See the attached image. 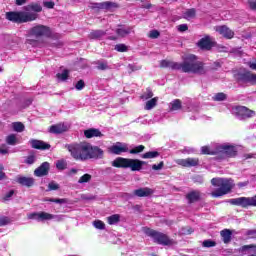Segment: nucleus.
<instances>
[{
  "instance_id": "obj_1",
  "label": "nucleus",
  "mask_w": 256,
  "mask_h": 256,
  "mask_svg": "<svg viewBox=\"0 0 256 256\" xmlns=\"http://www.w3.org/2000/svg\"><path fill=\"white\" fill-rule=\"evenodd\" d=\"M160 67L173 69L175 71H182L183 73H194V75H205L207 68L202 61L197 59L193 54L183 57V62H173L169 60H162Z\"/></svg>"
},
{
  "instance_id": "obj_2",
  "label": "nucleus",
  "mask_w": 256,
  "mask_h": 256,
  "mask_svg": "<svg viewBox=\"0 0 256 256\" xmlns=\"http://www.w3.org/2000/svg\"><path fill=\"white\" fill-rule=\"evenodd\" d=\"M43 7L39 3H31L23 7V11H11L6 13V19L12 23H31L37 21Z\"/></svg>"
},
{
  "instance_id": "obj_3",
  "label": "nucleus",
  "mask_w": 256,
  "mask_h": 256,
  "mask_svg": "<svg viewBox=\"0 0 256 256\" xmlns=\"http://www.w3.org/2000/svg\"><path fill=\"white\" fill-rule=\"evenodd\" d=\"M67 149L73 159L76 161H87L89 159V151H91V144L88 142L66 144Z\"/></svg>"
},
{
  "instance_id": "obj_4",
  "label": "nucleus",
  "mask_w": 256,
  "mask_h": 256,
  "mask_svg": "<svg viewBox=\"0 0 256 256\" xmlns=\"http://www.w3.org/2000/svg\"><path fill=\"white\" fill-rule=\"evenodd\" d=\"M49 35H51L49 27L41 24L33 26L27 31L26 45L37 47L39 45L37 39H40V37H49Z\"/></svg>"
},
{
  "instance_id": "obj_5",
  "label": "nucleus",
  "mask_w": 256,
  "mask_h": 256,
  "mask_svg": "<svg viewBox=\"0 0 256 256\" xmlns=\"http://www.w3.org/2000/svg\"><path fill=\"white\" fill-rule=\"evenodd\" d=\"M211 183L213 187H217L216 190L210 193L212 197H223V195H227L235 185L233 180L227 178H213Z\"/></svg>"
},
{
  "instance_id": "obj_6",
  "label": "nucleus",
  "mask_w": 256,
  "mask_h": 256,
  "mask_svg": "<svg viewBox=\"0 0 256 256\" xmlns=\"http://www.w3.org/2000/svg\"><path fill=\"white\" fill-rule=\"evenodd\" d=\"M143 165H146V162L139 159L118 157L112 161V167H117L118 169H131V171H141Z\"/></svg>"
},
{
  "instance_id": "obj_7",
  "label": "nucleus",
  "mask_w": 256,
  "mask_h": 256,
  "mask_svg": "<svg viewBox=\"0 0 256 256\" xmlns=\"http://www.w3.org/2000/svg\"><path fill=\"white\" fill-rule=\"evenodd\" d=\"M217 151H218V156H217L218 161H223L224 159H231L233 157H237V148L235 145H231L228 143L218 144Z\"/></svg>"
},
{
  "instance_id": "obj_8",
  "label": "nucleus",
  "mask_w": 256,
  "mask_h": 256,
  "mask_svg": "<svg viewBox=\"0 0 256 256\" xmlns=\"http://www.w3.org/2000/svg\"><path fill=\"white\" fill-rule=\"evenodd\" d=\"M143 232L148 237L153 239L154 243H158V245H173V240L169 239V236L163 234L161 232H157L151 228L144 227Z\"/></svg>"
},
{
  "instance_id": "obj_9",
  "label": "nucleus",
  "mask_w": 256,
  "mask_h": 256,
  "mask_svg": "<svg viewBox=\"0 0 256 256\" xmlns=\"http://www.w3.org/2000/svg\"><path fill=\"white\" fill-rule=\"evenodd\" d=\"M229 110L232 115H235L236 119H239V121H244V119H249L255 116V111L250 110L245 106L233 105L229 107Z\"/></svg>"
},
{
  "instance_id": "obj_10",
  "label": "nucleus",
  "mask_w": 256,
  "mask_h": 256,
  "mask_svg": "<svg viewBox=\"0 0 256 256\" xmlns=\"http://www.w3.org/2000/svg\"><path fill=\"white\" fill-rule=\"evenodd\" d=\"M228 203H230V205L242 207L243 209H247V207H256V195L253 197L232 198L228 200Z\"/></svg>"
},
{
  "instance_id": "obj_11",
  "label": "nucleus",
  "mask_w": 256,
  "mask_h": 256,
  "mask_svg": "<svg viewBox=\"0 0 256 256\" xmlns=\"http://www.w3.org/2000/svg\"><path fill=\"white\" fill-rule=\"evenodd\" d=\"M169 109L170 111H179V109H182L183 111H194L197 112L199 111V108L197 106L193 105L191 101H188L187 103H184L183 105L181 104V100L175 99L169 104Z\"/></svg>"
},
{
  "instance_id": "obj_12",
  "label": "nucleus",
  "mask_w": 256,
  "mask_h": 256,
  "mask_svg": "<svg viewBox=\"0 0 256 256\" xmlns=\"http://www.w3.org/2000/svg\"><path fill=\"white\" fill-rule=\"evenodd\" d=\"M28 219H35L36 221H51V219H54V221H63V216L53 215L47 212H34L28 214Z\"/></svg>"
},
{
  "instance_id": "obj_13",
  "label": "nucleus",
  "mask_w": 256,
  "mask_h": 256,
  "mask_svg": "<svg viewBox=\"0 0 256 256\" xmlns=\"http://www.w3.org/2000/svg\"><path fill=\"white\" fill-rule=\"evenodd\" d=\"M109 153L112 155H121L122 153H129V144L123 142H116L108 148Z\"/></svg>"
},
{
  "instance_id": "obj_14",
  "label": "nucleus",
  "mask_w": 256,
  "mask_h": 256,
  "mask_svg": "<svg viewBox=\"0 0 256 256\" xmlns=\"http://www.w3.org/2000/svg\"><path fill=\"white\" fill-rule=\"evenodd\" d=\"M235 79H237L240 83H251L252 85H255L256 74H253L251 72H238L235 74Z\"/></svg>"
},
{
  "instance_id": "obj_15",
  "label": "nucleus",
  "mask_w": 256,
  "mask_h": 256,
  "mask_svg": "<svg viewBox=\"0 0 256 256\" xmlns=\"http://www.w3.org/2000/svg\"><path fill=\"white\" fill-rule=\"evenodd\" d=\"M215 31L219 33V35H222L225 39H233L235 37V32L233 30H230L229 27L222 25V26H216Z\"/></svg>"
},
{
  "instance_id": "obj_16",
  "label": "nucleus",
  "mask_w": 256,
  "mask_h": 256,
  "mask_svg": "<svg viewBox=\"0 0 256 256\" xmlns=\"http://www.w3.org/2000/svg\"><path fill=\"white\" fill-rule=\"evenodd\" d=\"M176 164L181 167H197L199 165V158L177 159Z\"/></svg>"
},
{
  "instance_id": "obj_17",
  "label": "nucleus",
  "mask_w": 256,
  "mask_h": 256,
  "mask_svg": "<svg viewBox=\"0 0 256 256\" xmlns=\"http://www.w3.org/2000/svg\"><path fill=\"white\" fill-rule=\"evenodd\" d=\"M91 9H97V10H104V11H109V9H113L115 7V3L113 2H100V3H91L90 5Z\"/></svg>"
},
{
  "instance_id": "obj_18",
  "label": "nucleus",
  "mask_w": 256,
  "mask_h": 256,
  "mask_svg": "<svg viewBox=\"0 0 256 256\" xmlns=\"http://www.w3.org/2000/svg\"><path fill=\"white\" fill-rule=\"evenodd\" d=\"M65 131H69V124L59 123V124L52 125L50 127V133H54L56 135L65 133Z\"/></svg>"
},
{
  "instance_id": "obj_19",
  "label": "nucleus",
  "mask_w": 256,
  "mask_h": 256,
  "mask_svg": "<svg viewBox=\"0 0 256 256\" xmlns=\"http://www.w3.org/2000/svg\"><path fill=\"white\" fill-rule=\"evenodd\" d=\"M29 143L33 149H40L42 151L51 149V145H49L48 143H45L44 141H41V140L31 139L29 141Z\"/></svg>"
},
{
  "instance_id": "obj_20",
  "label": "nucleus",
  "mask_w": 256,
  "mask_h": 256,
  "mask_svg": "<svg viewBox=\"0 0 256 256\" xmlns=\"http://www.w3.org/2000/svg\"><path fill=\"white\" fill-rule=\"evenodd\" d=\"M218 144H212L210 146H202L201 147V155H216V159L218 157Z\"/></svg>"
},
{
  "instance_id": "obj_21",
  "label": "nucleus",
  "mask_w": 256,
  "mask_h": 256,
  "mask_svg": "<svg viewBox=\"0 0 256 256\" xmlns=\"http://www.w3.org/2000/svg\"><path fill=\"white\" fill-rule=\"evenodd\" d=\"M49 173V162L42 163L35 171L34 175L36 177H44Z\"/></svg>"
},
{
  "instance_id": "obj_22",
  "label": "nucleus",
  "mask_w": 256,
  "mask_h": 256,
  "mask_svg": "<svg viewBox=\"0 0 256 256\" xmlns=\"http://www.w3.org/2000/svg\"><path fill=\"white\" fill-rule=\"evenodd\" d=\"M103 158V150L97 146L90 144L89 159H101Z\"/></svg>"
},
{
  "instance_id": "obj_23",
  "label": "nucleus",
  "mask_w": 256,
  "mask_h": 256,
  "mask_svg": "<svg viewBox=\"0 0 256 256\" xmlns=\"http://www.w3.org/2000/svg\"><path fill=\"white\" fill-rule=\"evenodd\" d=\"M84 136L86 139H93V137H103L100 129L90 128L84 131Z\"/></svg>"
},
{
  "instance_id": "obj_24",
  "label": "nucleus",
  "mask_w": 256,
  "mask_h": 256,
  "mask_svg": "<svg viewBox=\"0 0 256 256\" xmlns=\"http://www.w3.org/2000/svg\"><path fill=\"white\" fill-rule=\"evenodd\" d=\"M16 181L17 183L23 185L24 187H33V184L35 183V179L25 176H18L16 178Z\"/></svg>"
},
{
  "instance_id": "obj_25",
  "label": "nucleus",
  "mask_w": 256,
  "mask_h": 256,
  "mask_svg": "<svg viewBox=\"0 0 256 256\" xmlns=\"http://www.w3.org/2000/svg\"><path fill=\"white\" fill-rule=\"evenodd\" d=\"M134 195L136 197H149L150 195H153V189L151 188H139L134 190Z\"/></svg>"
},
{
  "instance_id": "obj_26",
  "label": "nucleus",
  "mask_w": 256,
  "mask_h": 256,
  "mask_svg": "<svg viewBox=\"0 0 256 256\" xmlns=\"http://www.w3.org/2000/svg\"><path fill=\"white\" fill-rule=\"evenodd\" d=\"M198 47H200V49H207L209 51V49L213 47V42H211V38L209 36H206L200 39L198 42Z\"/></svg>"
},
{
  "instance_id": "obj_27",
  "label": "nucleus",
  "mask_w": 256,
  "mask_h": 256,
  "mask_svg": "<svg viewBox=\"0 0 256 256\" xmlns=\"http://www.w3.org/2000/svg\"><path fill=\"white\" fill-rule=\"evenodd\" d=\"M239 251L242 255H253L256 252V245H244Z\"/></svg>"
},
{
  "instance_id": "obj_28",
  "label": "nucleus",
  "mask_w": 256,
  "mask_h": 256,
  "mask_svg": "<svg viewBox=\"0 0 256 256\" xmlns=\"http://www.w3.org/2000/svg\"><path fill=\"white\" fill-rule=\"evenodd\" d=\"M186 199L189 203H195V201H199V199H201V192L197 190L191 191L186 195Z\"/></svg>"
},
{
  "instance_id": "obj_29",
  "label": "nucleus",
  "mask_w": 256,
  "mask_h": 256,
  "mask_svg": "<svg viewBox=\"0 0 256 256\" xmlns=\"http://www.w3.org/2000/svg\"><path fill=\"white\" fill-rule=\"evenodd\" d=\"M129 33H131V27L120 26L116 29V34L118 37H127Z\"/></svg>"
},
{
  "instance_id": "obj_30",
  "label": "nucleus",
  "mask_w": 256,
  "mask_h": 256,
  "mask_svg": "<svg viewBox=\"0 0 256 256\" xmlns=\"http://www.w3.org/2000/svg\"><path fill=\"white\" fill-rule=\"evenodd\" d=\"M195 15H197V12L195 9H188L183 13V18L187 19V21H191V19H195Z\"/></svg>"
},
{
  "instance_id": "obj_31",
  "label": "nucleus",
  "mask_w": 256,
  "mask_h": 256,
  "mask_svg": "<svg viewBox=\"0 0 256 256\" xmlns=\"http://www.w3.org/2000/svg\"><path fill=\"white\" fill-rule=\"evenodd\" d=\"M157 101H159V98L154 97L146 102L145 109L146 111H151L154 107L157 106Z\"/></svg>"
},
{
  "instance_id": "obj_32",
  "label": "nucleus",
  "mask_w": 256,
  "mask_h": 256,
  "mask_svg": "<svg viewBox=\"0 0 256 256\" xmlns=\"http://www.w3.org/2000/svg\"><path fill=\"white\" fill-rule=\"evenodd\" d=\"M220 235L224 243H230L231 241V231L229 229H224L220 232Z\"/></svg>"
},
{
  "instance_id": "obj_33",
  "label": "nucleus",
  "mask_w": 256,
  "mask_h": 256,
  "mask_svg": "<svg viewBox=\"0 0 256 256\" xmlns=\"http://www.w3.org/2000/svg\"><path fill=\"white\" fill-rule=\"evenodd\" d=\"M6 143L8 145H17L19 144V139L17 138V135L10 134L6 137Z\"/></svg>"
},
{
  "instance_id": "obj_34",
  "label": "nucleus",
  "mask_w": 256,
  "mask_h": 256,
  "mask_svg": "<svg viewBox=\"0 0 256 256\" xmlns=\"http://www.w3.org/2000/svg\"><path fill=\"white\" fill-rule=\"evenodd\" d=\"M12 129L16 131V133H23V131H25V125L21 122H14L12 123Z\"/></svg>"
},
{
  "instance_id": "obj_35",
  "label": "nucleus",
  "mask_w": 256,
  "mask_h": 256,
  "mask_svg": "<svg viewBox=\"0 0 256 256\" xmlns=\"http://www.w3.org/2000/svg\"><path fill=\"white\" fill-rule=\"evenodd\" d=\"M105 36V31L103 30H95L92 31L89 35L90 39H101V37Z\"/></svg>"
},
{
  "instance_id": "obj_36",
  "label": "nucleus",
  "mask_w": 256,
  "mask_h": 256,
  "mask_svg": "<svg viewBox=\"0 0 256 256\" xmlns=\"http://www.w3.org/2000/svg\"><path fill=\"white\" fill-rule=\"evenodd\" d=\"M120 219H121V217L119 216V214H114V215H111L110 217H108L107 221H108L109 225H117V223H119Z\"/></svg>"
},
{
  "instance_id": "obj_37",
  "label": "nucleus",
  "mask_w": 256,
  "mask_h": 256,
  "mask_svg": "<svg viewBox=\"0 0 256 256\" xmlns=\"http://www.w3.org/2000/svg\"><path fill=\"white\" fill-rule=\"evenodd\" d=\"M157 157H159V152L157 151L146 152L142 155V159H155Z\"/></svg>"
},
{
  "instance_id": "obj_38",
  "label": "nucleus",
  "mask_w": 256,
  "mask_h": 256,
  "mask_svg": "<svg viewBox=\"0 0 256 256\" xmlns=\"http://www.w3.org/2000/svg\"><path fill=\"white\" fill-rule=\"evenodd\" d=\"M57 79L59 81H66L67 79H69V70H63L62 72L57 74Z\"/></svg>"
},
{
  "instance_id": "obj_39",
  "label": "nucleus",
  "mask_w": 256,
  "mask_h": 256,
  "mask_svg": "<svg viewBox=\"0 0 256 256\" xmlns=\"http://www.w3.org/2000/svg\"><path fill=\"white\" fill-rule=\"evenodd\" d=\"M225 99H227V94H225V93H223V92L216 93V94L212 97V100H213V101H225Z\"/></svg>"
},
{
  "instance_id": "obj_40",
  "label": "nucleus",
  "mask_w": 256,
  "mask_h": 256,
  "mask_svg": "<svg viewBox=\"0 0 256 256\" xmlns=\"http://www.w3.org/2000/svg\"><path fill=\"white\" fill-rule=\"evenodd\" d=\"M97 68L100 70V71H105L107 69H109V64H107V61L105 60H100L97 62Z\"/></svg>"
},
{
  "instance_id": "obj_41",
  "label": "nucleus",
  "mask_w": 256,
  "mask_h": 256,
  "mask_svg": "<svg viewBox=\"0 0 256 256\" xmlns=\"http://www.w3.org/2000/svg\"><path fill=\"white\" fill-rule=\"evenodd\" d=\"M145 150V146L143 145H139V146H136L135 148L131 149L129 151V153H131V155H137V153H142V151Z\"/></svg>"
},
{
  "instance_id": "obj_42",
  "label": "nucleus",
  "mask_w": 256,
  "mask_h": 256,
  "mask_svg": "<svg viewBox=\"0 0 256 256\" xmlns=\"http://www.w3.org/2000/svg\"><path fill=\"white\" fill-rule=\"evenodd\" d=\"M91 181V174H84L80 179L78 180V183H89Z\"/></svg>"
},
{
  "instance_id": "obj_43",
  "label": "nucleus",
  "mask_w": 256,
  "mask_h": 256,
  "mask_svg": "<svg viewBox=\"0 0 256 256\" xmlns=\"http://www.w3.org/2000/svg\"><path fill=\"white\" fill-rule=\"evenodd\" d=\"M56 168L59 169V171H63L67 169V163L63 160H59L56 162Z\"/></svg>"
},
{
  "instance_id": "obj_44",
  "label": "nucleus",
  "mask_w": 256,
  "mask_h": 256,
  "mask_svg": "<svg viewBox=\"0 0 256 256\" xmlns=\"http://www.w3.org/2000/svg\"><path fill=\"white\" fill-rule=\"evenodd\" d=\"M93 225H94L95 229H100V230L105 229V223L101 220H95L93 222Z\"/></svg>"
},
{
  "instance_id": "obj_45",
  "label": "nucleus",
  "mask_w": 256,
  "mask_h": 256,
  "mask_svg": "<svg viewBox=\"0 0 256 256\" xmlns=\"http://www.w3.org/2000/svg\"><path fill=\"white\" fill-rule=\"evenodd\" d=\"M9 223H11V219H9V217H0V227H5V225H9Z\"/></svg>"
},
{
  "instance_id": "obj_46",
  "label": "nucleus",
  "mask_w": 256,
  "mask_h": 256,
  "mask_svg": "<svg viewBox=\"0 0 256 256\" xmlns=\"http://www.w3.org/2000/svg\"><path fill=\"white\" fill-rule=\"evenodd\" d=\"M115 51H118V53H125V51H127V45H125V44H117L115 46Z\"/></svg>"
},
{
  "instance_id": "obj_47",
  "label": "nucleus",
  "mask_w": 256,
  "mask_h": 256,
  "mask_svg": "<svg viewBox=\"0 0 256 256\" xmlns=\"http://www.w3.org/2000/svg\"><path fill=\"white\" fill-rule=\"evenodd\" d=\"M59 189V184L56 182L52 181L48 184V191H57Z\"/></svg>"
},
{
  "instance_id": "obj_48",
  "label": "nucleus",
  "mask_w": 256,
  "mask_h": 256,
  "mask_svg": "<svg viewBox=\"0 0 256 256\" xmlns=\"http://www.w3.org/2000/svg\"><path fill=\"white\" fill-rule=\"evenodd\" d=\"M75 89H77V91H83V89H85V82L83 80H79L75 85Z\"/></svg>"
},
{
  "instance_id": "obj_49",
  "label": "nucleus",
  "mask_w": 256,
  "mask_h": 256,
  "mask_svg": "<svg viewBox=\"0 0 256 256\" xmlns=\"http://www.w3.org/2000/svg\"><path fill=\"white\" fill-rule=\"evenodd\" d=\"M151 97H153V92L148 89L142 96L141 98L144 99L145 101H147V99H151Z\"/></svg>"
},
{
  "instance_id": "obj_50",
  "label": "nucleus",
  "mask_w": 256,
  "mask_h": 256,
  "mask_svg": "<svg viewBox=\"0 0 256 256\" xmlns=\"http://www.w3.org/2000/svg\"><path fill=\"white\" fill-rule=\"evenodd\" d=\"M189 29V26H187V24H180L177 26V30L180 33H185V31H187Z\"/></svg>"
},
{
  "instance_id": "obj_51",
  "label": "nucleus",
  "mask_w": 256,
  "mask_h": 256,
  "mask_svg": "<svg viewBox=\"0 0 256 256\" xmlns=\"http://www.w3.org/2000/svg\"><path fill=\"white\" fill-rule=\"evenodd\" d=\"M9 153V147L7 145H1L0 146V155H7Z\"/></svg>"
},
{
  "instance_id": "obj_52",
  "label": "nucleus",
  "mask_w": 256,
  "mask_h": 256,
  "mask_svg": "<svg viewBox=\"0 0 256 256\" xmlns=\"http://www.w3.org/2000/svg\"><path fill=\"white\" fill-rule=\"evenodd\" d=\"M216 243L213 240H205L203 242V247H215Z\"/></svg>"
},
{
  "instance_id": "obj_53",
  "label": "nucleus",
  "mask_w": 256,
  "mask_h": 256,
  "mask_svg": "<svg viewBox=\"0 0 256 256\" xmlns=\"http://www.w3.org/2000/svg\"><path fill=\"white\" fill-rule=\"evenodd\" d=\"M246 235L250 237V239H256V229H251L246 232Z\"/></svg>"
},
{
  "instance_id": "obj_54",
  "label": "nucleus",
  "mask_w": 256,
  "mask_h": 256,
  "mask_svg": "<svg viewBox=\"0 0 256 256\" xmlns=\"http://www.w3.org/2000/svg\"><path fill=\"white\" fill-rule=\"evenodd\" d=\"M5 167H3V164L0 163V181H3V179H7V175H5V172H3Z\"/></svg>"
},
{
  "instance_id": "obj_55",
  "label": "nucleus",
  "mask_w": 256,
  "mask_h": 256,
  "mask_svg": "<svg viewBox=\"0 0 256 256\" xmlns=\"http://www.w3.org/2000/svg\"><path fill=\"white\" fill-rule=\"evenodd\" d=\"M150 39H157L159 37V31L152 30L150 31L149 35Z\"/></svg>"
},
{
  "instance_id": "obj_56",
  "label": "nucleus",
  "mask_w": 256,
  "mask_h": 256,
  "mask_svg": "<svg viewBox=\"0 0 256 256\" xmlns=\"http://www.w3.org/2000/svg\"><path fill=\"white\" fill-rule=\"evenodd\" d=\"M35 161H36V158H35L34 155H30V156H28L27 159H26V163H27L28 165H33V163H35Z\"/></svg>"
},
{
  "instance_id": "obj_57",
  "label": "nucleus",
  "mask_w": 256,
  "mask_h": 256,
  "mask_svg": "<svg viewBox=\"0 0 256 256\" xmlns=\"http://www.w3.org/2000/svg\"><path fill=\"white\" fill-rule=\"evenodd\" d=\"M43 5L46 9H53V7H55V3L51 1H45L43 2Z\"/></svg>"
},
{
  "instance_id": "obj_58",
  "label": "nucleus",
  "mask_w": 256,
  "mask_h": 256,
  "mask_svg": "<svg viewBox=\"0 0 256 256\" xmlns=\"http://www.w3.org/2000/svg\"><path fill=\"white\" fill-rule=\"evenodd\" d=\"M13 195H15V191L10 190L8 193L5 194L4 201H9L11 197H13Z\"/></svg>"
},
{
  "instance_id": "obj_59",
  "label": "nucleus",
  "mask_w": 256,
  "mask_h": 256,
  "mask_svg": "<svg viewBox=\"0 0 256 256\" xmlns=\"http://www.w3.org/2000/svg\"><path fill=\"white\" fill-rule=\"evenodd\" d=\"M248 6L252 11H256V0H248Z\"/></svg>"
},
{
  "instance_id": "obj_60",
  "label": "nucleus",
  "mask_w": 256,
  "mask_h": 256,
  "mask_svg": "<svg viewBox=\"0 0 256 256\" xmlns=\"http://www.w3.org/2000/svg\"><path fill=\"white\" fill-rule=\"evenodd\" d=\"M152 169L154 171H159V170L163 169V162H160L159 164H153Z\"/></svg>"
},
{
  "instance_id": "obj_61",
  "label": "nucleus",
  "mask_w": 256,
  "mask_h": 256,
  "mask_svg": "<svg viewBox=\"0 0 256 256\" xmlns=\"http://www.w3.org/2000/svg\"><path fill=\"white\" fill-rule=\"evenodd\" d=\"M51 203H65V200L63 199H49Z\"/></svg>"
},
{
  "instance_id": "obj_62",
  "label": "nucleus",
  "mask_w": 256,
  "mask_h": 256,
  "mask_svg": "<svg viewBox=\"0 0 256 256\" xmlns=\"http://www.w3.org/2000/svg\"><path fill=\"white\" fill-rule=\"evenodd\" d=\"M184 153H188V155H191V153H195V149L193 148H185Z\"/></svg>"
},
{
  "instance_id": "obj_63",
  "label": "nucleus",
  "mask_w": 256,
  "mask_h": 256,
  "mask_svg": "<svg viewBox=\"0 0 256 256\" xmlns=\"http://www.w3.org/2000/svg\"><path fill=\"white\" fill-rule=\"evenodd\" d=\"M248 66L250 67V69H252L253 71H256V63L255 62H249Z\"/></svg>"
},
{
  "instance_id": "obj_64",
  "label": "nucleus",
  "mask_w": 256,
  "mask_h": 256,
  "mask_svg": "<svg viewBox=\"0 0 256 256\" xmlns=\"http://www.w3.org/2000/svg\"><path fill=\"white\" fill-rule=\"evenodd\" d=\"M25 3H27V0H16V5H25Z\"/></svg>"
}]
</instances>
